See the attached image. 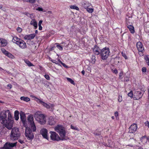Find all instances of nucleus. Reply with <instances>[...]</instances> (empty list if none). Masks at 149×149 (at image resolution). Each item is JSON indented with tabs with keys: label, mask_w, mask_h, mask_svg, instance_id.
Here are the masks:
<instances>
[{
	"label": "nucleus",
	"mask_w": 149,
	"mask_h": 149,
	"mask_svg": "<svg viewBox=\"0 0 149 149\" xmlns=\"http://www.w3.org/2000/svg\"><path fill=\"white\" fill-rule=\"evenodd\" d=\"M20 119L23 122H24L26 120L25 116L23 112L20 113Z\"/></svg>",
	"instance_id": "obj_25"
},
{
	"label": "nucleus",
	"mask_w": 149,
	"mask_h": 149,
	"mask_svg": "<svg viewBox=\"0 0 149 149\" xmlns=\"http://www.w3.org/2000/svg\"><path fill=\"white\" fill-rule=\"evenodd\" d=\"M42 20H40L38 23V25H41V24H42Z\"/></svg>",
	"instance_id": "obj_54"
},
{
	"label": "nucleus",
	"mask_w": 149,
	"mask_h": 149,
	"mask_svg": "<svg viewBox=\"0 0 149 149\" xmlns=\"http://www.w3.org/2000/svg\"><path fill=\"white\" fill-rule=\"evenodd\" d=\"M40 134L42 135L43 137L47 139H48L47 131L46 129H42L40 131Z\"/></svg>",
	"instance_id": "obj_15"
},
{
	"label": "nucleus",
	"mask_w": 149,
	"mask_h": 149,
	"mask_svg": "<svg viewBox=\"0 0 149 149\" xmlns=\"http://www.w3.org/2000/svg\"><path fill=\"white\" fill-rule=\"evenodd\" d=\"M38 100L39 103L43 105L47 109H49L50 108V106L48 104L42 101L41 100L39 99H38Z\"/></svg>",
	"instance_id": "obj_23"
},
{
	"label": "nucleus",
	"mask_w": 149,
	"mask_h": 149,
	"mask_svg": "<svg viewBox=\"0 0 149 149\" xmlns=\"http://www.w3.org/2000/svg\"><path fill=\"white\" fill-rule=\"evenodd\" d=\"M127 28L129 29L130 32L132 33H133L134 32V28L133 26L129 25L127 26Z\"/></svg>",
	"instance_id": "obj_26"
},
{
	"label": "nucleus",
	"mask_w": 149,
	"mask_h": 149,
	"mask_svg": "<svg viewBox=\"0 0 149 149\" xmlns=\"http://www.w3.org/2000/svg\"><path fill=\"white\" fill-rule=\"evenodd\" d=\"M118 100L119 102H120L122 101V98L121 96H118Z\"/></svg>",
	"instance_id": "obj_41"
},
{
	"label": "nucleus",
	"mask_w": 149,
	"mask_h": 149,
	"mask_svg": "<svg viewBox=\"0 0 149 149\" xmlns=\"http://www.w3.org/2000/svg\"><path fill=\"white\" fill-rule=\"evenodd\" d=\"M24 1L29 2V0H23Z\"/></svg>",
	"instance_id": "obj_61"
},
{
	"label": "nucleus",
	"mask_w": 149,
	"mask_h": 149,
	"mask_svg": "<svg viewBox=\"0 0 149 149\" xmlns=\"http://www.w3.org/2000/svg\"><path fill=\"white\" fill-rule=\"evenodd\" d=\"M94 134L96 135H99L101 134V132L99 131H96L94 132Z\"/></svg>",
	"instance_id": "obj_36"
},
{
	"label": "nucleus",
	"mask_w": 149,
	"mask_h": 149,
	"mask_svg": "<svg viewBox=\"0 0 149 149\" xmlns=\"http://www.w3.org/2000/svg\"><path fill=\"white\" fill-rule=\"evenodd\" d=\"M35 33H38V31L37 30H36L35 31Z\"/></svg>",
	"instance_id": "obj_63"
},
{
	"label": "nucleus",
	"mask_w": 149,
	"mask_h": 149,
	"mask_svg": "<svg viewBox=\"0 0 149 149\" xmlns=\"http://www.w3.org/2000/svg\"><path fill=\"white\" fill-rule=\"evenodd\" d=\"M51 61H52L53 63H55L56 64H58V62L57 61H56V60H51Z\"/></svg>",
	"instance_id": "obj_38"
},
{
	"label": "nucleus",
	"mask_w": 149,
	"mask_h": 149,
	"mask_svg": "<svg viewBox=\"0 0 149 149\" xmlns=\"http://www.w3.org/2000/svg\"><path fill=\"white\" fill-rule=\"evenodd\" d=\"M133 92L131 91H130L128 94V95L131 98L133 97Z\"/></svg>",
	"instance_id": "obj_32"
},
{
	"label": "nucleus",
	"mask_w": 149,
	"mask_h": 149,
	"mask_svg": "<svg viewBox=\"0 0 149 149\" xmlns=\"http://www.w3.org/2000/svg\"><path fill=\"white\" fill-rule=\"evenodd\" d=\"M115 62H117L118 63H119V58H118L116 57L115 58Z\"/></svg>",
	"instance_id": "obj_46"
},
{
	"label": "nucleus",
	"mask_w": 149,
	"mask_h": 149,
	"mask_svg": "<svg viewBox=\"0 0 149 149\" xmlns=\"http://www.w3.org/2000/svg\"><path fill=\"white\" fill-rule=\"evenodd\" d=\"M142 70L143 72H146V69L145 67H143L142 69Z\"/></svg>",
	"instance_id": "obj_44"
},
{
	"label": "nucleus",
	"mask_w": 149,
	"mask_h": 149,
	"mask_svg": "<svg viewBox=\"0 0 149 149\" xmlns=\"http://www.w3.org/2000/svg\"><path fill=\"white\" fill-rule=\"evenodd\" d=\"M17 45L22 49H25L26 47V43L22 40H20L19 42L17 43Z\"/></svg>",
	"instance_id": "obj_14"
},
{
	"label": "nucleus",
	"mask_w": 149,
	"mask_h": 149,
	"mask_svg": "<svg viewBox=\"0 0 149 149\" xmlns=\"http://www.w3.org/2000/svg\"><path fill=\"white\" fill-rule=\"evenodd\" d=\"M30 128V127H27L25 131V136L29 140L32 139L34 137L33 134Z\"/></svg>",
	"instance_id": "obj_7"
},
{
	"label": "nucleus",
	"mask_w": 149,
	"mask_h": 149,
	"mask_svg": "<svg viewBox=\"0 0 149 149\" xmlns=\"http://www.w3.org/2000/svg\"><path fill=\"white\" fill-rule=\"evenodd\" d=\"M148 96L149 97V89L148 90Z\"/></svg>",
	"instance_id": "obj_64"
},
{
	"label": "nucleus",
	"mask_w": 149,
	"mask_h": 149,
	"mask_svg": "<svg viewBox=\"0 0 149 149\" xmlns=\"http://www.w3.org/2000/svg\"><path fill=\"white\" fill-rule=\"evenodd\" d=\"M36 0H29V2L33 3H34Z\"/></svg>",
	"instance_id": "obj_43"
},
{
	"label": "nucleus",
	"mask_w": 149,
	"mask_h": 149,
	"mask_svg": "<svg viewBox=\"0 0 149 149\" xmlns=\"http://www.w3.org/2000/svg\"><path fill=\"white\" fill-rule=\"evenodd\" d=\"M7 87H9L10 88H11L12 87V86L11 84H8L7 85Z\"/></svg>",
	"instance_id": "obj_55"
},
{
	"label": "nucleus",
	"mask_w": 149,
	"mask_h": 149,
	"mask_svg": "<svg viewBox=\"0 0 149 149\" xmlns=\"http://www.w3.org/2000/svg\"><path fill=\"white\" fill-rule=\"evenodd\" d=\"M93 51L94 53L97 55L100 54V52L99 48L97 46H95L93 48Z\"/></svg>",
	"instance_id": "obj_20"
},
{
	"label": "nucleus",
	"mask_w": 149,
	"mask_h": 149,
	"mask_svg": "<svg viewBox=\"0 0 149 149\" xmlns=\"http://www.w3.org/2000/svg\"><path fill=\"white\" fill-rule=\"evenodd\" d=\"M54 130L59 133L62 140H65L66 132L65 128L62 125H58L55 127Z\"/></svg>",
	"instance_id": "obj_1"
},
{
	"label": "nucleus",
	"mask_w": 149,
	"mask_h": 149,
	"mask_svg": "<svg viewBox=\"0 0 149 149\" xmlns=\"http://www.w3.org/2000/svg\"><path fill=\"white\" fill-rule=\"evenodd\" d=\"M16 145V143H7L5 144L3 147V149H12V148Z\"/></svg>",
	"instance_id": "obj_12"
},
{
	"label": "nucleus",
	"mask_w": 149,
	"mask_h": 149,
	"mask_svg": "<svg viewBox=\"0 0 149 149\" xmlns=\"http://www.w3.org/2000/svg\"><path fill=\"white\" fill-rule=\"evenodd\" d=\"M61 64H62V65H63V67H64L65 68H67L68 66L67 65H66L64 63H63L62 62H61Z\"/></svg>",
	"instance_id": "obj_49"
},
{
	"label": "nucleus",
	"mask_w": 149,
	"mask_h": 149,
	"mask_svg": "<svg viewBox=\"0 0 149 149\" xmlns=\"http://www.w3.org/2000/svg\"><path fill=\"white\" fill-rule=\"evenodd\" d=\"M137 125L136 124H132L129 128V132L133 133L135 132L137 129Z\"/></svg>",
	"instance_id": "obj_13"
},
{
	"label": "nucleus",
	"mask_w": 149,
	"mask_h": 149,
	"mask_svg": "<svg viewBox=\"0 0 149 149\" xmlns=\"http://www.w3.org/2000/svg\"><path fill=\"white\" fill-rule=\"evenodd\" d=\"M114 115L116 117H117L118 116V112L116 111L114 113Z\"/></svg>",
	"instance_id": "obj_50"
},
{
	"label": "nucleus",
	"mask_w": 149,
	"mask_h": 149,
	"mask_svg": "<svg viewBox=\"0 0 149 149\" xmlns=\"http://www.w3.org/2000/svg\"><path fill=\"white\" fill-rule=\"evenodd\" d=\"M45 78L47 80H49L50 79V77L48 75L45 74L44 76Z\"/></svg>",
	"instance_id": "obj_39"
},
{
	"label": "nucleus",
	"mask_w": 149,
	"mask_h": 149,
	"mask_svg": "<svg viewBox=\"0 0 149 149\" xmlns=\"http://www.w3.org/2000/svg\"><path fill=\"white\" fill-rule=\"evenodd\" d=\"M26 63L29 66H33V65L29 61H25Z\"/></svg>",
	"instance_id": "obj_31"
},
{
	"label": "nucleus",
	"mask_w": 149,
	"mask_h": 149,
	"mask_svg": "<svg viewBox=\"0 0 149 149\" xmlns=\"http://www.w3.org/2000/svg\"><path fill=\"white\" fill-rule=\"evenodd\" d=\"M144 124L146 126H147L149 129V122L147 121Z\"/></svg>",
	"instance_id": "obj_42"
},
{
	"label": "nucleus",
	"mask_w": 149,
	"mask_h": 149,
	"mask_svg": "<svg viewBox=\"0 0 149 149\" xmlns=\"http://www.w3.org/2000/svg\"><path fill=\"white\" fill-rule=\"evenodd\" d=\"M123 75V73L122 72H121L119 73V78H120V79L122 78V76Z\"/></svg>",
	"instance_id": "obj_47"
},
{
	"label": "nucleus",
	"mask_w": 149,
	"mask_h": 149,
	"mask_svg": "<svg viewBox=\"0 0 149 149\" xmlns=\"http://www.w3.org/2000/svg\"><path fill=\"white\" fill-rule=\"evenodd\" d=\"M1 51L2 52L7 56L8 57L11 58L12 59H13L15 58L14 56L12 54L8 52V51H6L5 49H2Z\"/></svg>",
	"instance_id": "obj_16"
},
{
	"label": "nucleus",
	"mask_w": 149,
	"mask_h": 149,
	"mask_svg": "<svg viewBox=\"0 0 149 149\" xmlns=\"http://www.w3.org/2000/svg\"><path fill=\"white\" fill-rule=\"evenodd\" d=\"M143 93L141 91H136L134 93L133 95V99L134 100H139L141 98Z\"/></svg>",
	"instance_id": "obj_11"
},
{
	"label": "nucleus",
	"mask_w": 149,
	"mask_h": 149,
	"mask_svg": "<svg viewBox=\"0 0 149 149\" xmlns=\"http://www.w3.org/2000/svg\"><path fill=\"white\" fill-rule=\"evenodd\" d=\"M36 10L40 11H43V9L42 8L38 7L37 9H36Z\"/></svg>",
	"instance_id": "obj_48"
},
{
	"label": "nucleus",
	"mask_w": 149,
	"mask_h": 149,
	"mask_svg": "<svg viewBox=\"0 0 149 149\" xmlns=\"http://www.w3.org/2000/svg\"><path fill=\"white\" fill-rule=\"evenodd\" d=\"M114 72L116 73V74H117L118 73V71L117 70H114Z\"/></svg>",
	"instance_id": "obj_56"
},
{
	"label": "nucleus",
	"mask_w": 149,
	"mask_h": 149,
	"mask_svg": "<svg viewBox=\"0 0 149 149\" xmlns=\"http://www.w3.org/2000/svg\"><path fill=\"white\" fill-rule=\"evenodd\" d=\"M18 141L21 144H22L23 143H24V142L22 140H21L19 139L18 140Z\"/></svg>",
	"instance_id": "obj_52"
},
{
	"label": "nucleus",
	"mask_w": 149,
	"mask_h": 149,
	"mask_svg": "<svg viewBox=\"0 0 149 149\" xmlns=\"http://www.w3.org/2000/svg\"><path fill=\"white\" fill-rule=\"evenodd\" d=\"M17 31L19 33L21 32L22 31V29L19 27H18L17 28Z\"/></svg>",
	"instance_id": "obj_40"
},
{
	"label": "nucleus",
	"mask_w": 149,
	"mask_h": 149,
	"mask_svg": "<svg viewBox=\"0 0 149 149\" xmlns=\"http://www.w3.org/2000/svg\"><path fill=\"white\" fill-rule=\"evenodd\" d=\"M50 137L52 140L56 141L61 140V137H59L58 134L54 132H50Z\"/></svg>",
	"instance_id": "obj_9"
},
{
	"label": "nucleus",
	"mask_w": 149,
	"mask_h": 149,
	"mask_svg": "<svg viewBox=\"0 0 149 149\" xmlns=\"http://www.w3.org/2000/svg\"><path fill=\"white\" fill-rule=\"evenodd\" d=\"M5 122L2 124L3 126L8 130L12 129L13 127L14 121L13 120H6Z\"/></svg>",
	"instance_id": "obj_6"
},
{
	"label": "nucleus",
	"mask_w": 149,
	"mask_h": 149,
	"mask_svg": "<svg viewBox=\"0 0 149 149\" xmlns=\"http://www.w3.org/2000/svg\"><path fill=\"white\" fill-rule=\"evenodd\" d=\"M146 62L148 65L149 66V60H146Z\"/></svg>",
	"instance_id": "obj_57"
},
{
	"label": "nucleus",
	"mask_w": 149,
	"mask_h": 149,
	"mask_svg": "<svg viewBox=\"0 0 149 149\" xmlns=\"http://www.w3.org/2000/svg\"><path fill=\"white\" fill-rule=\"evenodd\" d=\"M137 49L139 52H142L144 50V48L141 42H139L136 44Z\"/></svg>",
	"instance_id": "obj_17"
},
{
	"label": "nucleus",
	"mask_w": 149,
	"mask_h": 149,
	"mask_svg": "<svg viewBox=\"0 0 149 149\" xmlns=\"http://www.w3.org/2000/svg\"><path fill=\"white\" fill-rule=\"evenodd\" d=\"M86 10L88 12L90 13H92L93 11V9L92 8H87Z\"/></svg>",
	"instance_id": "obj_34"
},
{
	"label": "nucleus",
	"mask_w": 149,
	"mask_h": 149,
	"mask_svg": "<svg viewBox=\"0 0 149 149\" xmlns=\"http://www.w3.org/2000/svg\"><path fill=\"white\" fill-rule=\"evenodd\" d=\"M109 49L108 47L103 48V60H106L109 55Z\"/></svg>",
	"instance_id": "obj_10"
},
{
	"label": "nucleus",
	"mask_w": 149,
	"mask_h": 149,
	"mask_svg": "<svg viewBox=\"0 0 149 149\" xmlns=\"http://www.w3.org/2000/svg\"><path fill=\"white\" fill-rule=\"evenodd\" d=\"M144 139H145V137L143 136L141 138V140H144Z\"/></svg>",
	"instance_id": "obj_58"
},
{
	"label": "nucleus",
	"mask_w": 149,
	"mask_h": 149,
	"mask_svg": "<svg viewBox=\"0 0 149 149\" xmlns=\"http://www.w3.org/2000/svg\"><path fill=\"white\" fill-rule=\"evenodd\" d=\"M67 79L68 80V81L69 82H70L71 84H74V82L73 80H72L71 79L69 78H67Z\"/></svg>",
	"instance_id": "obj_33"
},
{
	"label": "nucleus",
	"mask_w": 149,
	"mask_h": 149,
	"mask_svg": "<svg viewBox=\"0 0 149 149\" xmlns=\"http://www.w3.org/2000/svg\"><path fill=\"white\" fill-rule=\"evenodd\" d=\"M55 123L56 121L54 118L52 117H50L49 118L48 121V123L49 125H54L55 124Z\"/></svg>",
	"instance_id": "obj_18"
},
{
	"label": "nucleus",
	"mask_w": 149,
	"mask_h": 149,
	"mask_svg": "<svg viewBox=\"0 0 149 149\" xmlns=\"http://www.w3.org/2000/svg\"><path fill=\"white\" fill-rule=\"evenodd\" d=\"M21 40V39L17 38V37L15 36L13 37L12 40V41L13 42L17 44V43H18L20 41V40Z\"/></svg>",
	"instance_id": "obj_24"
},
{
	"label": "nucleus",
	"mask_w": 149,
	"mask_h": 149,
	"mask_svg": "<svg viewBox=\"0 0 149 149\" xmlns=\"http://www.w3.org/2000/svg\"><path fill=\"white\" fill-rule=\"evenodd\" d=\"M35 117L36 120L41 124H44L46 122L45 116L43 114H40L39 111H38L35 113Z\"/></svg>",
	"instance_id": "obj_3"
},
{
	"label": "nucleus",
	"mask_w": 149,
	"mask_h": 149,
	"mask_svg": "<svg viewBox=\"0 0 149 149\" xmlns=\"http://www.w3.org/2000/svg\"><path fill=\"white\" fill-rule=\"evenodd\" d=\"M6 113H8V120H12V117L11 116V115L10 113V112L9 110H7L6 111Z\"/></svg>",
	"instance_id": "obj_28"
},
{
	"label": "nucleus",
	"mask_w": 149,
	"mask_h": 149,
	"mask_svg": "<svg viewBox=\"0 0 149 149\" xmlns=\"http://www.w3.org/2000/svg\"><path fill=\"white\" fill-rule=\"evenodd\" d=\"M7 120V115L5 110L1 111L0 113V123L2 124Z\"/></svg>",
	"instance_id": "obj_8"
},
{
	"label": "nucleus",
	"mask_w": 149,
	"mask_h": 149,
	"mask_svg": "<svg viewBox=\"0 0 149 149\" xmlns=\"http://www.w3.org/2000/svg\"><path fill=\"white\" fill-rule=\"evenodd\" d=\"M39 29L40 30H41L42 29V27L41 26V25H38Z\"/></svg>",
	"instance_id": "obj_51"
},
{
	"label": "nucleus",
	"mask_w": 149,
	"mask_h": 149,
	"mask_svg": "<svg viewBox=\"0 0 149 149\" xmlns=\"http://www.w3.org/2000/svg\"><path fill=\"white\" fill-rule=\"evenodd\" d=\"M35 36V34L26 35L24 37V39L26 40H30L33 38Z\"/></svg>",
	"instance_id": "obj_21"
},
{
	"label": "nucleus",
	"mask_w": 149,
	"mask_h": 149,
	"mask_svg": "<svg viewBox=\"0 0 149 149\" xmlns=\"http://www.w3.org/2000/svg\"><path fill=\"white\" fill-rule=\"evenodd\" d=\"M19 112L17 111H16L15 112L14 116L15 119L17 120L19 119Z\"/></svg>",
	"instance_id": "obj_27"
},
{
	"label": "nucleus",
	"mask_w": 149,
	"mask_h": 149,
	"mask_svg": "<svg viewBox=\"0 0 149 149\" xmlns=\"http://www.w3.org/2000/svg\"><path fill=\"white\" fill-rule=\"evenodd\" d=\"M145 59L146 60H146H149L148 57H145Z\"/></svg>",
	"instance_id": "obj_60"
},
{
	"label": "nucleus",
	"mask_w": 149,
	"mask_h": 149,
	"mask_svg": "<svg viewBox=\"0 0 149 149\" xmlns=\"http://www.w3.org/2000/svg\"><path fill=\"white\" fill-rule=\"evenodd\" d=\"M30 24L33 25L35 29H36L38 27L37 22L35 19H32L30 22Z\"/></svg>",
	"instance_id": "obj_19"
},
{
	"label": "nucleus",
	"mask_w": 149,
	"mask_h": 149,
	"mask_svg": "<svg viewBox=\"0 0 149 149\" xmlns=\"http://www.w3.org/2000/svg\"><path fill=\"white\" fill-rule=\"evenodd\" d=\"M81 73L83 75H84V74H85V71L84 70H83L82 71H81Z\"/></svg>",
	"instance_id": "obj_59"
},
{
	"label": "nucleus",
	"mask_w": 149,
	"mask_h": 149,
	"mask_svg": "<svg viewBox=\"0 0 149 149\" xmlns=\"http://www.w3.org/2000/svg\"><path fill=\"white\" fill-rule=\"evenodd\" d=\"M70 127L72 129L76 130H78V128L76 127H74L72 125H71Z\"/></svg>",
	"instance_id": "obj_37"
},
{
	"label": "nucleus",
	"mask_w": 149,
	"mask_h": 149,
	"mask_svg": "<svg viewBox=\"0 0 149 149\" xmlns=\"http://www.w3.org/2000/svg\"><path fill=\"white\" fill-rule=\"evenodd\" d=\"M27 120L31 129L33 130V132H35L36 128L33 121V116L32 115H29L27 118Z\"/></svg>",
	"instance_id": "obj_5"
},
{
	"label": "nucleus",
	"mask_w": 149,
	"mask_h": 149,
	"mask_svg": "<svg viewBox=\"0 0 149 149\" xmlns=\"http://www.w3.org/2000/svg\"><path fill=\"white\" fill-rule=\"evenodd\" d=\"M56 47L60 50H62L63 49L62 47L61 46L58 44L56 43Z\"/></svg>",
	"instance_id": "obj_35"
},
{
	"label": "nucleus",
	"mask_w": 149,
	"mask_h": 149,
	"mask_svg": "<svg viewBox=\"0 0 149 149\" xmlns=\"http://www.w3.org/2000/svg\"><path fill=\"white\" fill-rule=\"evenodd\" d=\"M21 100H23L26 102H28L30 100V99L28 97L24 96L22 97H20Z\"/></svg>",
	"instance_id": "obj_29"
},
{
	"label": "nucleus",
	"mask_w": 149,
	"mask_h": 149,
	"mask_svg": "<svg viewBox=\"0 0 149 149\" xmlns=\"http://www.w3.org/2000/svg\"><path fill=\"white\" fill-rule=\"evenodd\" d=\"M24 14H25L28 17L29 16V15H30V14L26 12H25V13H24Z\"/></svg>",
	"instance_id": "obj_53"
},
{
	"label": "nucleus",
	"mask_w": 149,
	"mask_h": 149,
	"mask_svg": "<svg viewBox=\"0 0 149 149\" xmlns=\"http://www.w3.org/2000/svg\"><path fill=\"white\" fill-rule=\"evenodd\" d=\"M20 135V132L18 128L14 127L12 129L10 135V138L11 140L15 141L17 140Z\"/></svg>",
	"instance_id": "obj_4"
},
{
	"label": "nucleus",
	"mask_w": 149,
	"mask_h": 149,
	"mask_svg": "<svg viewBox=\"0 0 149 149\" xmlns=\"http://www.w3.org/2000/svg\"><path fill=\"white\" fill-rule=\"evenodd\" d=\"M121 54H122L123 56L125 58V59H127V57L126 56V54L125 53H123V52H122Z\"/></svg>",
	"instance_id": "obj_45"
},
{
	"label": "nucleus",
	"mask_w": 149,
	"mask_h": 149,
	"mask_svg": "<svg viewBox=\"0 0 149 149\" xmlns=\"http://www.w3.org/2000/svg\"><path fill=\"white\" fill-rule=\"evenodd\" d=\"M54 130L59 133L62 140H65L66 132L65 128L62 125H58L55 127Z\"/></svg>",
	"instance_id": "obj_2"
},
{
	"label": "nucleus",
	"mask_w": 149,
	"mask_h": 149,
	"mask_svg": "<svg viewBox=\"0 0 149 149\" xmlns=\"http://www.w3.org/2000/svg\"><path fill=\"white\" fill-rule=\"evenodd\" d=\"M7 42L6 41L2 39H0V47H3L6 46Z\"/></svg>",
	"instance_id": "obj_22"
},
{
	"label": "nucleus",
	"mask_w": 149,
	"mask_h": 149,
	"mask_svg": "<svg viewBox=\"0 0 149 149\" xmlns=\"http://www.w3.org/2000/svg\"><path fill=\"white\" fill-rule=\"evenodd\" d=\"M70 8L71 9H76L78 10H79V8L77 6L74 5L71 6Z\"/></svg>",
	"instance_id": "obj_30"
},
{
	"label": "nucleus",
	"mask_w": 149,
	"mask_h": 149,
	"mask_svg": "<svg viewBox=\"0 0 149 149\" xmlns=\"http://www.w3.org/2000/svg\"><path fill=\"white\" fill-rule=\"evenodd\" d=\"M57 61L58 62V63L59 62L61 63V62H62L60 59H58Z\"/></svg>",
	"instance_id": "obj_62"
}]
</instances>
